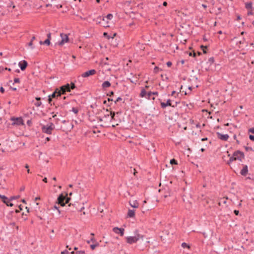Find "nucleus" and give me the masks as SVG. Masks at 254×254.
Instances as JSON below:
<instances>
[{
	"instance_id": "obj_16",
	"label": "nucleus",
	"mask_w": 254,
	"mask_h": 254,
	"mask_svg": "<svg viewBox=\"0 0 254 254\" xmlns=\"http://www.w3.org/2000/svg\"><path fill=\"white\" fill-rule=\"evenodd\" d=\"M126 239L127 243L129 244H132L137 241V238H136L135 236L127 237Z\"/></svg>"
},
{
	"instance_id": "obj_18",
	"label": "nucleus",
	"mask_w": 254,
	"mask_h": 254,
	"mask_svg": "<svg viewBox=\"0 0 254 254\" xmlns=\"http://www.w3.org/2000/svg\"><path fill=\"white\" fill-rule=\"evenodd\" d=\"M18 65L20 67L21 70L23 71L25 70L27 67L28 63L25 60H23L19 63Z\"/></svg>"
},
{
	"instance_id": "obj_53",
	"label": "nucleus",
	"mask_w": 254,
	"mask_h": 254,
	"mask_svg": "<svg viewBox=\"0 0 254 254\" xmlns=\"http://www.w3.org/2000/svg\"><path fill=\"white\" fill-rule=\"evenodd\" d=\"M90 242L94 243L95 242H96V240L94 237H92L90 240L87 241V243L88 244H89L90 243Z\"/></svg>"
},
{
	"instance_id": "obj_44",
	"label": "nucleus",
	"mask_w": 254,
	"mask_h": 254,
	"mask_svg": "<svg viewBox=\"0 0 254 254\" xmlns=\"http://www.w3.org/2000/svg\"><path fill=\"white\" fill-rule=\"evenodd\" d=\"M76 86L74 84V83L73 82H71L70 84H69V88H70V90H71V89H74L76 88Z\"/></svg>"
},
{
	"instance_id": "obj_51",
	"label": "nucleus",
	"mask_w": 254,
	"mask_h": 254,
	"mask_svg": "<svg viewBox=\"0 0 254 254\" xmlns=\"http://www.w3.org/2000/svg\"><path fill=\"white\" fill-rule=\"evenodd\" d=\"M103 36L105 37H107L108 39H109L111 38L110 36L108 35L107 32H104Z\"/></svg>"
},
{
	"instance_id": "obj_47",
	"label": "nucleus",
	"mask_w": 254,
	"mask_h": 254,
	"mask_svg": "<svg viewBox=\"0 0 254 254\" xmlns=\"http://www.w3.org/2000/svg\"><path fill=\"white\" fill-rule=\"evenodd\" d=\"M74 114H77L78 112V109L77 108L73 107L71 110Z\"/></svg>"
},
{
	"instance_id": "obj_63",
	"label": "nucleus",
	"mask_w": 254,
	"mask_h": 254,
	"mask_svg": "<svg viewBox=\"0 0 254 254\" xmlns=\"http://www.w3.org/2000/svg\"><path fill=\"white\" fill-rule=\"evenodd\" d=\"M61 254H69V253L66 250L61 252Z\"/></svg>"
},
{
	"instance_id": "obj_31",
	"label": "nucleus",
	"mask_w": 254,
	"mask_h": 254,
	"mask_svg": "<svg viewBox=\"0 0 254 254\" xmlns=\"http://www.w3.org/2000/svg\"><path fill=\"white\" fill-rule=\"evenodd\" d=\"M200 48L201 49V50H202L203 51V53L204 54H207V48H208V46L206 45V46H204L203 45H201L200 46Z\"/></svg>"
},
{
	"instance_id": "obj_21",
	"label": "nucleus",
	"mask_w": 254,
	"mask_h": 254,
	"mask_svg": "<svg viewBox=\"0 0 254 254\" xmlns=\"http://www.w3.org/2000/svg\"><path fill=\"white\" fill-rule=\"evenodd\" d=\"M236 152L237 155H239V156L237 157V159H238V160L242 161V159L245 158V154L244 152L239 150H236Z\"/></svg>"
},
{
	"instance_id": "obj_20",
	"label": "nucleus",
	"mask_w": 254,
	"mask_h": 254,
	"mask_svg": "<svg viewBox=\"0 0 254 254\" xmlns=\"http://www.w3.org/2000/svg\"><path fill=\"white\" fill-rule=\"evenodd\" d=\"M234 156H237L236 151L234 152L232 156H230V154H228V156H230V158H229V160L227 162V165L230 166L233 161L238 160V159H237V158L234 157Z\"/></svg>"
},
{
	"instance_id": "obj_19",
	"label": "nucleus",
	"mask_w": 254,
	"mask_h": 254,
	"mask_svg": "<svg viewBox=\"0 0 254 254\" xmlns=\"http://www.w3.org/2000/svg\"><path fill=\"white\" fill-rule=\"evenodd\" d=\"M164 191V197L167 198L168 196H170L171 195V189L169 188V187L166 186L165 187L163 190H162V191Z\"/></svg>"
},
{
	"instance_id": "obj_9",
	"label": "nucleus",
	"mask_w": 254,
	"mask_h": 254,
	"mask_svg": "<svg viewBox=\"0 0 254 254\" xmlns=\"http://www.w3.org/2000/svg\"><path fill=\"white\" fill-rule=\"evenodd\" d=\"M160 102V106L161 107L164 109L168 106H171L172 107H175L177 106V105L178 104L177 102H176L175 105H172V100L170 99H167L166 103L162 102L160 99L159 100Z\"/></svg>"
},
{
	"instance_id": "obj_7",
	"label": "nucleus",
	"mask_w": 254,
	"mask_h": 254,
	"mask_svg": "<svg viewBox=\"0 0 254 254\" xmlns=\"http://www.w3.org/2000/svg\"><path fill=\"white\" fill-rule=\"evenodd\" d=\"M69 207L72 206L73 208L70 209L71 211H74L77 210L78 211H81L82 209H84V206L80 205L78 202H75L74 203H70L68 204Z\"/></svg>"
},
{
	"instance_id": "obj_41",
	"label": "nucleus",
	"mask_w": 254,
	"mask_h": 254,
	"mask_svg": "<svg viewBox=\"0 0 254 254\" xmlns=\"http://www.w3.org/2000/svg\"><path fill=\"white\" fill-rule=\"evenodd\" d=\"M19 197H20L19 195H16V196H12L10 197V198H9V200L12 201L14 199H18Z\"/></svg>"
},
{
	"instance_id": "obj_36",
	"label": "nucleus",
	"mask_w": 254,
	"mask_h": 254,
	"mask_svg": "<svg viewBox=\"0 0 254 254\" xmlns=\"http://www.w3.org/2000/svg\"><path fill=\"white\" fill-rule=\"evenodd\" d=\"M170 163L172 165H177L178 164V161L175 158H173V159H171L170 160Z\"/></svg>"
},
{
	"instance_id": "obj_43",
	"label": "nucleus",
	"mask_w": 254,
	"mask_h": 254,
	"mask_svg": "<svg viewBox=\"0 0 254 254\" xmlns=\"http://www.w3.org/2000/svg\"><path fill=\"white\" fill-rule=\"evenodd\" d=\"M214 57H211L208 59V63H210V64L211 65L214 63Z\"/></svg>"
},
{
	"instance_id": "obj_11",
	"label": "nucleus",
	"mask_w": 254,
	"mask_h": 254,
	"mask_svg": "<svg viewBox=\"0 0 254 254\" xmlns=\"http://www.w3.org/2000/svg\"><path fill=\"white\" fill-rule=\"evenodd\" d=\"M65 194L64 195L63 193H61L58 197L56 203L62 206H64L65 205L64 201H65Z\"/></svg>"
},
{
	"instance_id": "obj_60",
	"label": "nucleus",
	"mask_w": 254,
	"mask_h": 254,
	"mask_svg": "<svg viewBox=\"0 0 254 254\" xmlns=\"http://www.w3.org/2000/svg\"><path fill=\"white\" fill-rule=\"evenodd\" d=\"M166 65L168 67H171L172 65V63L171 61H168L166 63Z\"/></svg>"
},
{
	"instance_id": "obj_8",
	"label": "nucleus",
	"mask_w": 254,
	"mask_h": 254,
	"mask_svg": "<svg viewBox=\"0 0 254 254\" xmlns=\"http://www.w3.org/2000/svg\"><path fill=\"white\" fill-rule=\"evenodd\" d=\"M121 41V38L115 32L112 34V46L117 47L119 43Z\"/></svg>"
},
{
	"instance_id": "obj_25",
	"label": "nucleus",
	"mask_w": 254,
	"mask_h": 254,
	"mask_svg": "<svg viewBox=\"0 0 254 254\" xmlns=\"http://www.w3.org/2000/svg\"><path fill=\"white\" fill-rule=\"evenodd\" d=\"M135 217V210L134 209H128L127 213V217L133 218Z\"/></svg>"
},
{
	"instance_id": "obj_1",
	"label": "nucleus",
	"mask_w": 254,
	"mask_h": 254,
	"mask_svg": "<svg viewBox=\"0 0 254 254\" xmlns=\"http://www.w3.org/2000/svg\"><path fill=\"white\" fill-rule=\"evenodd\" d=\"M109 109H107L106 110V113L104 114V116L101 120L103 122V125L102 126L105 127H109L111 125V107L110 105Z\"/></svg>"
},
{
	"instance_id": "obj_29",
	"label": "nucleus",
	"mask_w": 254,
	"mask_h": 254,
	"mask_svg": "<svg viewBox=\"0 0 254 254\" xmlns=\"http://www.w3.org/2000/svg\"><path fill=\"white\" fill-rule=\"evenodd\" d=\"M111 86V84L109 81H104L102 85L103 89H105L106 88L110 87Z\"/></svg>"
},
{
	"instance_id": "obj_50",
	"label": "nucleus",
	"mask_w": 254,
	"mask_h": 254,
	"mask_svg": "<svg viewBox=\"0 0 254 254\" xmlns=\"http://www.w3.org/2000/svg\"><path fill=\"white\" fill-rule=\"evenodd\" d=\"M244 148L245 149V150L247 151H254L253 149L252 148V147H249V146H244Z\"/></svg>"
},
{
	"instance_id": "obj_14",
	"label": "nucleus",
	"mask_w": 254,
	"mask_h": 254,
	"mask_svg": "<svg viewBox=\"0 0 254 254\" xmlns=\"http://www.w3.org/2000/svg\"><path fill=\"white\" fill-rule=\"evenodd\" d=\"M112 231L115 233L119 234L120 236H123L124 235L125 229L123 228L115 227L112 229Z\"/></svg>"
},
{
	"instance_id": "obj_38",
	"label": "nucleus",
	"mask_w": 254,
	"mask_h": 254,
	"mask_svg": "<svg viewBox=\"0 0 254 254\" xmlns=\"http://www.w3.org/2000/svg\"><path fill=\"white\" fill-rule=\"evenodd\" d=\"M1 4L2 6H7V5L8 4V2L6 0H1Z\"/></svg>"
},
{
	"instance_id": "obj_10",
	"label": "nucleus",
	"mask_w": 254,
	"mask_h": 254,
	"mask_svg": "<svg viewBox=\"0 0 254 254\" xmlns=\"http://www.w3.org/2000/svg\"><path fill=\"white\" fill-rule=\"evenodd\" d=\"M11 120L13 121V122L12 123V125H17V126H20V125H23V120L21 117H17L15 118L14 117L11 118Z\"/></svg>"
},
{
	"instance_id": "obj_3",
	"label": "nucleus",
	"mask_w": 254,
	"mask_h": 254,
	"mask_svg": "<svg viewBox=\"0 0 254 254\" xmlns=\"http://www.w3.org/2000/svg\"><path fill=\"white\" fill-rule=\"evenodd\" d=\"M55 128V125L53 123H50L46 126H43L42 127V131L43 132L51 134L52 130Z\"/></svg>"
},
{
	"instance_id": "obj_33",
	"label": "nucleus",
	"mask_w": 254,
	"mask_h": 254,
	"mask_svg": "<svg viewBox=\"0 0 254 254\" xmlns=\"http://www.w3.org/2000/svg\"><path fill=\"white\" fill-rule=\"evenodd\" d=\"M181 246L184 249H188L189 250L190 249V245L189 244L185 243V242H183Z\"/></svg>"
},
{
	"instance_id": "obj_17",
	"label": "nucleus",
	"mask_w": 254,
	"mask_h": 254,
	"mask_svg": "<svg viewBox=\"0 0 254 254\" xmlns=\"http://www.w3.org/2000/svg\"><path fill=\"white\" fill-rule=\"evenodd\" d=\"M216 134H217V137L219 139H220L222 140H223V141H227L229 137V136L228 135V134H223L219 132H217Z\"/></svg>"
},
{
	"instance_id": "obj_55",
	"label": "nucleus",
	"mask_w": 254,
	"mask_h": 254,
	"mask_svg": "<svg viewBox=\"0 0 254 254\" xmlns=\"http://www.w3.org/2000/svg\"><path fill=\"white\" fill-rule=\"evenodd\" d=\"M234 213L235 214V215L236 216H238V215H241L240 214V212H239V211L238 210H234Z\"/></svg>"
},
{
	"instance_id": "obj_28",
	"label": "nucleus",
	"mask_w": 254,
	"mask_h": 254,
	"mask_svg": "<svg viewBox=\"0 0 254 254\" xmlns=\"http://www.w3.org/2000/svg\"><path fill=\"white\" fill-rule=\"evenodd\" d=\"M245 8L247 10H250L251 9H254V7L253 6V2L252 1H248L245 3Z\"/></svg>"
},
{
	"instance_id": "obj_2",
	"label": "nucleus",
	"mask_w": 254,
	"mask_h": 254,
	"mask_svg": "<svg viewBox=\"0 0 254 254\" xmlns=\"http://www.w3.org/2000/svg\"><path fill=\"white\" fill-rule=\"evenodd\" d=\"M121 112L115 113L112 111V129L121 122V119L118 117V116L121 115Z\"/></svg>"
},
{
	"instance_id": "obj_23",
	"label": "nucleus",
	"mask_w": 254,
	"mask_h": 254,
	"mask_svg": "<svg viewBox=\"0 0 254 254\" xmlns=\"http://www.w3.org/2000/svg\"><path fill=\"white\" fill-rule=\"evenodd\" d=\"M59 91L58 88H56L55 91L53 92V93L49 96L51 98H58L59 97H61V95H59Z\"/></svg>"
},
{
	"instance_id": "obj_24",
	"label": "nucleus",
	"mask_w": 254,
	"mask_h": 254,
	"mask_svg": "<svg viewBox=\"0 0 254 254\" xmlns=\"http://www.w3.org/2000/svg\"><path fill=\"white\" fill-rule=\"evenodd\" d=\"M248 133H252L253 134H249V138L252 141H254V127L250 128L248 129Z\"/></svg>"
},
{
	"instance_id": "obj_52",
	"label": "nucleus",
	"mask_w": 254,
	"mask_h": 254,
	"mask_svg": "<svg viewBox=\"0 0 254 254\" xmlns=\"http://www.w3.org/2000/svg\"><path fill=\"white\" fill-rule=\"evenodd\" d=\"M42 104V102L41 101H37V102L35 103L34 105L36 107H40Z\"/></svg>"
},
{
	"instance_id": "obj_5",
	"label": "nucleus",
	"mask_w": 254,
	"mask_h": 254,
	"mask_svg": "<svg viewBox=\"0 0 254 254\" xmlns=\"http://www.w3.org/2000/svg\"><path fill=\"white\" fill-rule=\"evenodd\" d=\"M152 91H146L145 89L142 88L141 90V92L139 94V96L140 97H145L147 99H152L153 100H155V97L151 98Z\"/></svg>"
},
{
	"instance_id": "obj_27",
	"label": "nucleus",
	"mask_w": 254,
	"mask_h": 254,
	"mask_svg": "<svg viewBox=\"0 0 254 254\" xmlns=\"http://www.w3.org/2000/svg\"><path fill=\"white\" fill-rule=\"evenodd\" d=\"M114 97V92L112 91V102L114 101L115 104H117L118 103L122 101V98L120 97H118L116 99H113Z\"/></svg>"
},
{
	"instance_id": "obj_32",
	"label": "nucleus",
	"mask_w": 254,
	"mask_h": 254,
	"mask_svg": "<svg viewBox=\"0 0 254 254\" xmlns=\"http://www.w3.org/2000/svg\"><path fill=\"white\" fill-rule=\"evenodd\" d=\"M7 1V2H8V4L7 5V6L6 7L7 8V9L9 11H11L12 12V11L10 10V9L11 8V7H12V5H13V1L11 0H6Z\"/></svg>"
},
{
	"instance_id": "obj_39",
	"label": "nucleus",
	"mask_w": 254,
	"mask_h": 254,
	"mask_svg": "<svg viewBox=\"0 0 254 254\" xmlns=\"http://www.w3.org/2000/svg\"><path fill=\"white\" fill-rule=\"evenodd\" d=\"M2 201L3 202V203H6V200L7 199H8V197H6V196L4 195H2L1 197H0Z\"/></svg>"
},
{
	"instance_id": "obj_48",
	"label": "nucleus",
	"mask_w": 254,
	"mask_h": 254,
	"mask_svg": "<svg viewBox=\"0 0 254 254\" xmlns=\"http://www.w3.org/2000/svg\"><path fill=\"white\" fill-rule=\"evenodd\" d=\"M189 55L190 56H192L194 58H195L196 56V54L194 51L192 52H189Z\"/></svg>"
},
{
	"instance_id": "obj_61",
	"label": "nucleus",
	"mask_w": 254,
	"mask_h": 254,
	"mask_svg": "<svg viewBox=\"0 0 254 254\" xmlns=\"http://www.w3.org/2000/svg\"><path fill=\"white\" fill-rule=\"evenodd\" d=\"M27 125H28L29 127H30V126L32 125V123L31 120H28V121H27Z\"/></svg>"
},
{
	"instance_id": "obj_59",
	"label": "nucleus",
	"mask_w": 254,
	"mask_h": 254,
	"mask_svg": "<svg viewBox=\"0 0 254 254\" xmlns=\"http://www.w3.org/2000/svg\"><path fill=\"white\" fill-rule=\"evenodd\" d=\"M237 18L236 19V20H240L242 19V17L240 14H236Z\"/></svg>"
},
{
	"instance_id": "obj_62",
	"label": "nucleus",
	"mask_w": 254,
	"mask_h": 254,
	"mask_svg": "<svg viewBox=\"0 0 254 254\" xmlns=\"http://www.w3.org/2000/svg\"><path fill=\"white\" fill-rule=\"evenodd\" d=\"M22 218L24 220H26L27 219V218L26 217V214L25 215L24 213H22Z\"/></svg>"
},
{
	"instance_id": "obj_37",
	"label": "nucleus",
	"mask_w": 254,
	"mask_h": 254,
	"mask_svg": "<svg viewBox=\"0 0 254 254\" xmlns=\"http://www.w3.org/2000/svg\"><path fill=\"white\" fill-rule=\"evenodd\" d=\"M67 193H65V204H67L69 202V201L71 200V198L67 196Z\"/></svg>"
},
{
	"instance_id": "obj_64",
	"label": "nucleus",
	"mask_w": 254,
	"mask_h": 254,
	"mask_svg": "<svg viewBox=\"0 0 254 254\" xmlns=\"http://www.w3.org/2000/svg\"><path fill=\"white\" fill-rule=\"evenodd\" d=\"M4 91H5V90L4 89V88L2 86H1L0 87V92L1 93H4Z\"/></svg>"
},
{
	"instance_id": "obj_46",
	"label": "nucleus",
	"mask_w": 254,
	"mask_h": 254,
	"mask_svg": "<svg viewBox=\"0 0 254 254\" xmlns=\"http://www.w3.org/2000/svg\"><path fill=\"white\" fill-rule=\"evenodd\" d=\"M98 246H99V244L98 243H97L95 244L91 245L90 247L92 250H94L95 249V248Z\"/></svg>"
},
{
	"instance_id": "obj_6",
	"label": "nucleus",
	"mask_w": 254,
	"mask_h": 254,
	"mask_svg": "<svg viewBox=\"0 0 254 254\" xmlns=\"http://www.w3.org/2000/svg\"><path fill=\"white\" fill-rule=\"evenodd\" d=\"M58 89H59V95H61V96L65 94L66 92H69L71 91L69 83H66L65 85H62L59 88H58Z\"/></svg>"
},
{
	"instance_id": "obj_15",
	"label": "nucleus",
	"mask_w": 254,
	"mask_h": 254,
	"mask_svg": "<svg viewBox=\"0 0 254 254\" xmlns=\"http://www.w3.org/2000/svg\"><path fill=\"white\" fill-rule=\"evenodd\" d=\"M63 123L64 124H68V127H66V128H64L63 129H62V130L64 131H70L71 129H72L73 127V125L71 123H70L69 121H65V120H64L63 121Z\"/></svg>"
},
{
	"instance_id": "obj_34",
	"label": "nucleus",
	"mask_w": 254,
	"mask_h": 254,
	"mask_svg": "<svg viewBox=\"0 0 254 254\" xmlns=\"http://www.w3.org/2000/svg\"><path fill=\"white\" fill-rule=\"evenodd\" d=\"M130 205L133 208H137L138 207V203L137 200H134L133 201V204H131L130 202H129Z\"/></svg>"
},
{
	"instance_id": "obj_40",
	"label": "nucleus",
	"mask_w": 254,
	"mask_h": 254,
	"mask_svg": "<svg viewBox=\"0 0 254 254\" xmlns=\"http://www.w3.org/2000/svg\"><path fill=\"white\" fill-rule=\"evenodd\" d=\"M11 201V200H9V198H8V199H7L6 200V203H4V204H6V206H7L11 207V206H13V204L12 203L10 202Z\"/></svg>"
},
{
	"instance_id": "obj_4",
	"label": "nucleus",
	"mask_w": 254,
	"mask_h": 254,
	"mask_svg": "<svg viewBox=\"0 0 254 254\" xmlns=\"http://www.w3.org/2000/svg\"><path fill=\"white\" fill-rule=\"evenodd\" d=\"M110 19H111V13H109L106 17H103L102 21L96 20V21L104 27H109L108 24L109 23L108 20Z\"/></svg>"
},
{
	"instance_id": "obj_30",
	"label": "nucleus",
	"mask_w": 254,
	"mask_h": 254,
	"mask_svg": "<svg viewBox=\"0 0 254 254\" xmlns=\"http://www.w3.org/2000/svg\"><path fill=\"white\" fill-rule=\"evenodd\" d=\"M137 232H138V230H136L134 231V233L135 234V235L134 236H135V237H136V238H137V241L139 240L140 239L143 240V238L144 237V236L142 235H140V234H137Z\"/></svg>"
},
{
	"instance_id": "obj_56",
	"label": "nucleus",
	"mask_w": 254,
	"mask_h": 254,
	"mask_svg": "<svg viewBox=\"0 0 254 254\" xmlns=\"http://www.w3.org/2000/svg\"><path fill=\"white\" fill-rule=\"evenodd\" d=\"M29 46H30L31 47L32 49H33L35 47L33 46V41H30V42L28 44Z\"/></svg>"
},
{
	"instance_id": "obj_54",
	"label": "nucleus",
	"mask_w": 254,
	"mask_h": 254,
	"mask_svg": "<svg viewBox=\"0 0 254 254\" xmlns=\"http://www.w3.org/2000/svg\"><path fill=\"white\" fill-rule=\"evenodd\" d=\"M19 82H20L19 78H15L14 79V83H13V84H14V83H18Z\"/></svg>"
},
{
	"instance_id": "obj_57",
	"label": "nucleus",
	"mask_w": 254,
	"mask_h": 254,
	"mask_svg": "<svg viewBox=\"0 0 254 254\" xmlns=\"http://www.w3.org/2000/svg\"><path fill=\"white\" fill-rule=\"evenodd\" d=\"M85 251H76L75 253V254H84Z\"/></svg>"
},
{
	"instance_id": "obj_49",
	"label": "nucleus",
	"mask_w": 254,
	"mask_h": 254,
	"mask_svg": "<svg viewBox=\"0 0 254 254\" xmlns=\"http://www.w3.org/2000/svg\"><path fill=\"white\" fill-rule=\"evenodd\" d=\"M254 10V9H251L250 10H248V15H253L254 14L253 12Z\"/></svg>"
},
{
	"instance_id": "obj_35",
	"label": "nucleus",
	"mask_w": 254,
	"mask_h": 254,
	"mask_svg": "<svg viewBox=\"0 0 254 254\" xmlns=\"http://www.w3.org/2000/svg\"><path fill=\"white\" fill-rule=\"evenodd\" d=\"M114 76V79L112 78V87H115V85H118V83L117 80V77L116 76Z\"/></svg>"
},
{
	"instance_id": "obj_12",
	"label": "nucleus",
	"mask_w": 254,
	"mask_h": 254,
	"mask_svg": "<svg viewBox=\"0 0 254 254\" xmlns=\"http://www.w3.org/2000/svg\"><path fill=\"white\" fill-rule=\"evenodd\" d=\"M60 36L62 38V40L58 43L59 45L63 46L65 43H67L69 41L68 36L67 34L61 33Z\"/></svg>"
},
{
	"instance_id": "obj_45",
	"label": "nucleus",
	"mask_w": 254,
	"mask_h": 254,
	"mask_svg": "<svg viewBox=\"0 0 254 254\" xmlns=\"http://www.w3.org/2000/svg\"><path fill=\"white\" fill-rule=\"evenodd\" d=\"M51 40H49V39H46L45 41H44V44L47 46H50L51 44Z\"/></svg>"
},
{
	"instance_id": "obj_13",
	"label": "nucleus",
	"mask_w": 254,
	"mask_h": 254,
	"mask_svg": "<svg viewBox=\"0 0 254 254\" xmlns=\"http://www.w3.org/2000/svg\"><path fill=\"white\" fill-rule=\"evenodd\" d=\"M96 73V70L94 69L89 70L81 74L83 77H88Z\"/></svg>"
},
{
	"instance_id": "obj_58",
	"label": "nucleus",
	"mask_w": 254,
	"mask_h": 254,
	"mask_svg": "<svg viewBox=\"0 0 254 254\" xmlns=\"http://www.w3.org/2000/svg\"><path fill=\"white\" fill-rule=\"evenodd\" d=\"M52 99H53L52 98H51L50 96H48V101L49 104H50L51 105H52Z\"/></svg>"
},
{
	"instance_id": "obj_42",
	"label": "nucleus",
	"mask_w": 254,
	"mask_h": 254,
	"mask_svg": "<svg viewBox=\"0 0 254 254\" xmlns=\"http://www.w3.org/2000/svg\"><path fill=\"white\" fill-rule=\"evenodd\" d=\"M161 70V68H160L159 67L156 66L154 68L153 71L155 73H157L159 71Z\"/></svg>"
},
{
	"instance_id": "obj_26",
	"label": "nucleus",
	"mask_w": 254,
	"mask_h": 254,
	"mask_svg": "<svg viewBox=\"0 0 254 254\" xmlns=\"http://www.w3.org/2000/svg\"><path fill=\"white\" fill-rule=\"evenodd\" d=\"M162 234L163 235L160 236V238L162 241L165 240V238H166V236H168L170 234L169 231L168 230H165L162 231Z\"/></svg>"
},
{
	"instance_id": "obj_22",
	"label": "nucleus",
	"mask_w": 254,
	"mask_h": 254,
	"mask_svg": "<svg viewBox=\"0 0 254 254\" xmlns=\"http://www.w3.org/2000/svg\"><path fill=\"white\" fill-rule=\"evenodd\" d=\"M248 173V167L247 165H243V169L241 170L240 174L243 176H246Z\"/></svg>"
}]
</instances>
